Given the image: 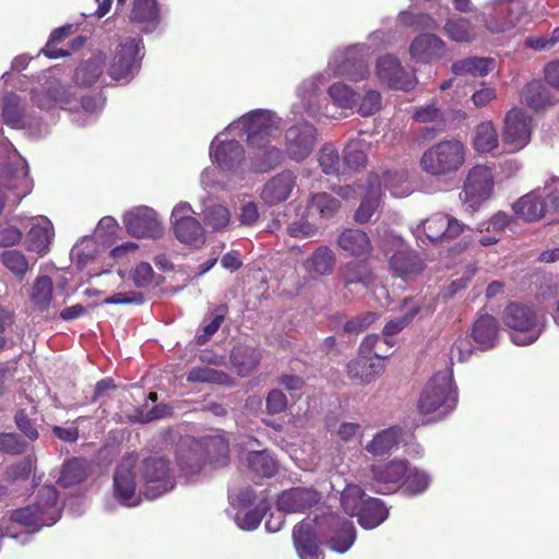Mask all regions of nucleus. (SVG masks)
Masks as SVG:
<instances>
[{"label":"nucleus","instance_id":"nucleus-62","mask_svg":"<svg viewBox=\"0 0 559 559\" xmlns=\"http://www.w3.org/2000/svg\"><path fill=\"white\" fill-rule=\"evenodd\" d=\"M399 23L402 26H413L418 31H435L439 27L436 20L431 16L411 12H402L399 16Z\"/></svg>","mask_w":559,"mask_h":559},{"label":"nucleus","instance_id":"nucleus-16","mask_svg":"<svg viewBox=\"0 0 559 559\" xmlns=\"http://www.w3.org/2000/svg\"><path fill=\"white\" fill-rule=\"evenodd\" d=\"M374 73L380 83L393 90L409 91L417 83L415 74L407 72L400 60L390 53L377 59Z\"/></svg>","mask_w":559,"mask_h":559},{"label":"nucleus","instance_id":"nucleus-25","mask_svg":"<svg viewBox=\"0 0 559 559\" xmlns=\"http://www.w3.org/2000/svg\"><path fill=\"white\" fill-rule=\"evenodd\" d=\"M320 500V495L312 488H290L284 490L277 498L278 511L283 513L304 512Z\"/></svg>","mask_w":559,"mask_h":559},{"label":"nucleus","instance_id":"nucleus-8","mask_svg":"<svg viewBox=\"0 0 559 559\" xmlns=\"http://www.w3.org/2000/svg\"><path fill=\"white\" fill-rule=\"evenodd\" d=\"M466 146L457 139L442 140L428 147L419 159L420 169L435 178L454 176L464 165Z\"/></svg>","mask_w":559,"mask_h":559},{"label":"nucleus","instance_id":"nucleus-45","mask_svg":"<svg viewBox=\"0 0 559 559\" xmlns=\"http://www.w3.org/2000/svg\"><path fill=\"white\" fill-rule=\"evenodd\" d=\"M366 133H360L357 138L350 140L344 148V163L349 168H359L366 165L367 154L371 143L367 141Z\"/></svg>","mask_w":559,"mask_h":559},{"label":"nucleus","instance_id":"nucleus-57","mask_svg":"<svg viewBox=\"0 0 559 559\" xmlns=\"http://www.w3.org/2000/svg\"><path fill=\"white\" fill-rule=\"evenodd\" d=\"M0 262L17 277H23L31 269L27 258L16 249L2 251Z\"/></svg>","mask_w":559,"mask_h":559},{"label":"nucleus","instance_id":"nucleus-24","mask_svg":"<svg viewBox=\"0 0 559 559\" xmlns=\"http://www.w3.org/2000/svg\"><path fill=\"white\" fill-rule=\"evenodd\" d=\"M296 188V175L290 170H283L264 183L261 199L267 205H276L288 200Z\"/></svg>","mask_w":559,"mask_h":559},{"label":"nucleus","instance_id":"nucleus-7","mask_svg":"<svg viewBox=\"0 0 559 559\" xmlns=\"http://www.w3.org/2000/svg\"><path fill=\"white\" fill-rule=\"evenodd\" d=\"M457 404V390L453 380V371L450 367L433 373L424 386L419 400L418 409L424 415H433L441 419L449 415Z\"/></svg>","mask_w":559,"mask_h":559},{"label":"nucleus","instance_id":"nucleus-49","mask_svg":"<svg viewBox=\"0 0 559 559\" xmlns=\"http://www.w3.org/2000/svg\"><path fill=\"white\" fill-rule=\"evenodd\" d=\"M431 483L430 475L418 467L407 464V474L403 479L402 489L405 493L416 496L425 492Z\"/></svg>","mask_w":559,"mask_h":559},{"label":"nucleus","instance_id":"nucleus-20","mask_svg":"<svg viewBox=\"0 0 559 559\" xmlns=\"http://www.w3.org/2000/svg\"><path fill=\"white\" fill-rule=\"evenodd\" d=\"M123 223L128 233L138 238H155L163 233L158 214L148 206H138L128 211L123 216Z\"/></svg>","mask_w":559,"mask_h":559},{"label":"nucleus","instance_id":"nucleus-10","mask_svg":"<svg viewBox=\"0 0 559 559\" xmlns=\"http://www.w3.org/2000/svg\"><path fill=\"white\" fill-rule=\"evenodd\" d=\"M502 319L511 341L518 346L533 344L545 329L544 317L527 305L510 304L506 307Z\"/></svg>","mask_w":559,"mask_h":559},{"label":"nucleus","instance_id":"nucleus-33","mask_svg":"<svg viewBox=\"0 0 559 559\" xmlns=\"http://www.w3.org/2000/svg\"><path fill=\"white\" fill-rule=\"evenodd\" d=\"M384 371V365L380 361H372L367 355L359 354L347 365V373L352 380L368 384L379 378Z\"/></svg>","mask_w":559,"mask_h":559},{"label":"nucleus","instance_id":"nucleus-23","mask_svg":"<svg viewBox=\"0 0 559 559\" xmlns=\"http://www.w3.org/2000/svg\"><path fill=\"white\" fill-rule=\"evenodd\" d=\"M550 187L546 185L543 189H536L520 198L514 204L513 210L518 216L527 222L540 219L548 205L557 210L554 202V194L549 193Z\"/></svg>","mask_w":559,"mask_h":559},{"label":"nucleus","instance_id":"nucleus-41","mask_svg":"<svg viewBox=\"0 0 559 559\" xmlns=\"http://www.w3.org/2000/svg\"><path fill=\"white\" fill-rule=\"evenodd\" d=\"M261 359L260 352L249 345H237L230 355V362L238 374L248 376L251 373Z\"/></svg>","mask_w":559,"mask_h":559},{"label":"nucleus","instance_id":"nucleus-46","mask_svg":"<svg viewBox=\"0 0 559 559\" xmlns=\"http://www.w3.org/2000/svg\"><path fill=\"white\" fill-rule=\"evenodd\" d=\"M103 67V53H94L88 60H85L76 68L74 73L75 83L82 86L93 85L102 75Z\"/></svg>","mask_w":559,"mask_h":559},{"label":"nucleus","instance_id":"nucleus-29","mask_svg":"<svg viewBox=\"0 0 559 559\" xmlns=\"http://www.w3.org/2000/svg\"><path fill=\"white\" fill-rule=\"evenodd\" d=\"M53 235L52 223L46 216L33 217L26 236L27 249L38 254L47 253Z\"/></svg>","mask_w":559,"mask_h":559},{"label":"nucleus","instance_id":"nucleus-2","mask_svg":"<svg viewBox=\"0 0 559 559\" xmlns=\"http://www.w3.org/2000/svg\"><path fill=\"white\" fill-rule=\"evenodd\" d=\"M284 122L277 112L270 109L251 110L228 126L229 131L241 130L252 151L250 169L267 173L284 160V153L273 145L282 133Z\"/></svg>","mask_w":559,"mask_h":559},{"label":"nucleus","instance_id":"nucleus-37","mask_svg":"<svg viewBox=\"0 0 559 559\" xmlns=\"http://www.w3.org/2000/svg\"><path fill=\"white\" fill-rule=\"evenodd\" d=\"M340 207L337 198L328 192H318L310 197L307 211L310 217L326 221L333 218Z\"/></svg>","mask_w":559,"mask_h":559},{"label":"nucleus","instance_id":"nucleus-50","mask_svg":"<svg viewBox=\"0 0 559 559\" xmlns=\"http://www.w3.org/2000/svg\"><path fill=\"white\" fill-rule=\"evenodd\" d=\"M444 31L448 37L456 43H468L476 38V27L471 21L457 17L450 19L444 24Z\"/></svg>","mask_w":559,"mask_h":559},{"label":"nucleus","instance_id":"nucleus-47","mask_svg":"<svg viewBox=\"0 0 559 559\" xmlns=\"http://www.w3.org/2000/svg\"><path fill=\"white\" fill-rule=\"evenodd\" d=\"M402 310L404 311L403 318L391 320L383 329V336L390 338L401 332L418 313L421 311L429 314L433 311L431 307L421 309L418 302L414 299H406L403 304Z\"/></svg>","mask_w":559,"mask_h":559},{"label":"nucleus","instance_id":"nucleus-5","mask_svg":"<svg viewBox=\"0 0 559 559\" xmlns=\"http://www.w3.org/2000/svg\"><path fill=\"white\" fill-rule=\"evenodd\" d=\"M61 514V507L58 503V492L52 486L41 487L35 498V501L24 508L13 511L8 520L2 518L0 524V539L4 535L13 538L21 537L25 544L29 535L15 533V526L21 525L25 528H32V532L38 531L43 526L53 525Z\"/></svg>","mask_w":559,"mask_h":559},{"label":"nucleus","instance_id":"nucleus-42","mask_svg":"<svg viewBox=\"0 0 559 559\" xmlns=\"http://www.w3.org/2000/svg\"><path fill=\"white\" fill-rule=\"evenodd\" d=\"M3 122L13 128L22 129L25 126V106L14 93H8L3 97L2 112Z\"/></svg>","mask_w":559,"mask_h":559},{"label":"nucleus","instance_id":"nucleus-11","mask_svg":"<svg viewBox=\"0 0 559 559\" xmlns=\"http://www.w3.org/2000/svg\"><path fill=\"white\" fill-rule=\"evenodd\" d=\"M112 496L123 507H136L141 503L143 483L138 466V457L128 454L117 465L112 476Z\"/></svg>","mask_w":559,"mask_h":559},{"label":"nucleus","instance_id":"nucleus-56","mask_svg":"<svg viewBox=\"0 0 559 559\" xmlns=\"http://www.w3.org/2000/svg\"><path fill=\"white\" fill-rule=\"evenodd\" d=\"M187 380L192 383H217L227 384L229 383V377L223 371H218L207 366L192 368Z\"/></svg>","mask_w":559,"mask_h":559},{"label":"nucleus","instance_id":"nucleus-12","mask_svg":"<svg viewBox=\"0 0 559 559\" xmlns=\"http://www.w3.org/2000/svg\"><path fill=\"white\" fill-rule=\"evenodd\" d=\"M144 56L142 39L128 37L121 40L114 50L109 64V76L123 84L129 83L139 73Z\"/></svg>","mask_w":559,"mask_h":559},{"label":"nucleus","instance_id":"nucleus-31","mask_svg":"<svg viewBox=\"0 0 559 559\" xmlns=\"http://www.w3.org/2000/svg\"><path fill=\"white\" fill-rule=\"evenodd\" d=\"M337 246L354 258H368L372 252L369 236L357 228H348L342 231L337 238Z\"/></svg>","mask_w":559,"mask_h":559},{"label":"nucleus","instance_id":"nucleus-4","mask_svg":"<svg viewBox=\"0 0 559 559\" xmlns=\"http://www.w3.org/2000/svg\"><path fill=\"white\" fill-rule=\"evenodd\" d=\"M177 463L189 478L224 467L229 463V444L221 435L185 438L178 444Z\"/></svg>","mask_w":559,"mask_h":559},{"label":"nucleus","instance_id":"nucleus-32","mask_svg":"<svg viewBox=\"0 0 559 559\" xmlns=\"http://www.w3.org/2000/svg\"><path fill=\"white\" fill-rule=\"evenodd\" d=\"M394 242L399 246V249L390 258L392 272L402 278L419 273L423 269V262L417 254L406 249L400 239H394Z\"/></svg>","mask_w":559,"mask_h":559},{"label":"nucleus","instance_id":"nucleus-61","mask_svg":"<svg viewBox=\"0 0 559 559\" xmlns=\"http://www.w3.org/2000/svg\"><path fill=\"white\" fill-rule=\"evenodd\" d=\"M382 106V96L380 92L373 88L365 91L364 95L357 96L356 110L362 117H368L377 114Z\"/></svg>","mask_w":559,"mask_h":559},{"label":"nucleus","instance_id":"nucleus-55","mask_svg":"<svg viewBox=\"0 0 559 559\" xmlns=\"http://www.w3.org/2000/svg\"><path fill=\"white\" fill-rule=\"evenodd\" d=\"M53 284L50 277L39 276L33 286L31 299L37 309L44 311L52 300Z\"/></svg>","mask_w":559,"mask_h":559},{"label":"nucleus","instance_id":"nucleus-19","mask_svg":"<svg viewBox=\"0 0 559 559\" xmlns=\"http://www.w3.org/2000/svg\"><path fill=\"white\" fill-rule=\"evenodd\" d=\"M407 474V461L394 459L385 463L371 466L372 489L378 493L394 492L402 488L403 479Z\"/></svg>","mask_w":559,"mask_h":559},{"label":"nucleus","instance_id":"nucleus-3","mask_svg":"<svg viewBox=\"0 0 559 559\" xmlns=\"http://www.w3.org/2000/svg\"><path fill=\"white\" fill-rule=\"evenodd\" d=\"M228 134L243 135L241 130L219 132L210 145V156L219 169L205 168L200 178L201 186L209 193H218L231 188L230 181L243 178L247 159L242 144Z\"/></svg>","mask_w":559,"mask_h":559},{"label":"nucleus","instance_id":"nucleus-36","mask_svg":"<svg viewBox=\"0 0 559 559\" xmlns=\"http://www.w3.org/2000/svg\"><path fill=\"white\" fill-rule=\"evenodd\" d=\"M402 429L393 426L377 432L366 444L365 450L372 456L390 454L399 444Z\"/></svg>","mask_w":559,"mask_h":559},{"label":"nucleus","instance_id":"nucleus-22","mask_svg":"<svg viewBox=\"0 0 559 559\" xmlns=\"http://www.w3.org/2000/svg\"><path fill=\"white\" fill-rule=\"evenodd\" d=\"M321 533V523H318V520L302 521L294 527V546L300 559H324L318 544V535Z\"/></svg>","mask_w":559,"mask_h":559},{"label":"nucleus","instance_id":"nucleus-30","mask_svg":"<svg viewBox=\"0 0 559 559\" xmlns=\"http://www.w3.org/2000/svg\"><path fill=\"white\" fill-rule=\"evenodd\" d=\"M500 330L498 320L489 314H480L474 322L472 337L480 350H488L497 346Z\"/></svg>","mask_w":559,"mask_h":559},{"label":"nucleus","instance_id":"nucleus-21","mask_svg":"<svg viewBox=\"0 0 559 559\" xmlns=\"http://www.w3.org/2000/svg\"><path fill=\"white\" fill-rule=\"evenodd\" d=\"M318 523L321 530L324 525L330 528V536L326 538L329 548L338 554H345L356 540V530L353 522L330 513L324 515Z\"/></svg>","mask_w":559,"mask_h":559},{"label":"nucleus","instance_id":"nucleus-38","mask_svg":"<svg viewBox=\"0 0 559 559\" xmlns=\"http://www.w3.org/2000/svg\"><path fill=\"white\" fill-rule=\"evenodd\" d=\"M495 67V60L486 57H469L453 62L451 71L456 76L471 75L483 78L488 75Z\"/></svg>","mask_w":559,"mask_h":559},{"label":"nucleus","instance_id":"nucleus-59","mask_svg":"<svg viewBox=\"0 0 559 559\" xmlns=\"http://www.w3.org/2000/svg\"><path fill=\"white\" fill-rule=\"evenodd\" d=\"M382 346L391 347L393 342L384 336L381 338L378 335H368L364 338L359 354L367 355L370 358L385 359L389 357L386 350H382Z\"/></svg>","mask_w":559,"mask_h":559},{"label":"nucleus","instance_id":"nucleus-63","mask_svg":"<svg viewBox=\"0 0 559 559\" xmlns=\"http://www.w3.org/2000/svg\"><path fill=\"white\" fill-rule=\"evenodd\" d=\"M523 98L525 104L535 110L550 104L545 90L538 83L528 84L523 92Z\"/></svg>","mask_w":559,"mask_h":559},{"label":"nucleus","instance_id":"nucleus-1","mask_svg":"<svg viewBox=\"0 0 559 559\" xmlns=\"http://www.w3.org/2000/svg\"><path fill=\"white\" fill-rule=\"evenodd\" d=\"M330 81L324 73H314L302 80L296 87L297 100L290 107L294 118L305 115L318 120H340L347 117V111L357 105L358 93L344 82H334L322 91Z\"/></svg>","mask_w":559,"mask_h":559},{"label":"nucleus","instance_id":"nucleus-39","mask_svg":"<svg viewBox=\"0 0 559 559\" xmlns=\"http://www.w3.org/2000/svg\"><path fill=\"white\" fill-rule=\"evenodd\" d=\"M522 13V5L520 2H512L506 10H499L491 17L484 19L486 27L491 33H502L514 28Z\"/></svg>","mask_w":559,"mask_h":559},{"label":"nucleus","instance_id":"nucleus-52","mask_svg":"<svg viewBox=\"0 0 559 559\" xmlns=\"http://www.w3.org/2000/svg\"><path fill=\"white\" fill-rule=\"evenodd\" d=\"M340 274L345 285L361 284L368 287L372 282L371 272L365 262H348L342 266Z\"/></svg>","mask_w":559,"mask_h":559},{"label":"nucleus","instance_id":"nucleus-26","mask_svg":"<svg viewBox=\"0 0 559 559\" xmlns=\"http://www.w3.org/2000/svg\"><path fill=\"white\" fill-rule=\"evenodd\" d=\"M444 53V41L433 34H421L409 46V55L415 62L428 63L442 58Z\"/></svg>","mask_w":559,"mask_h":559},{"label":"nucleus","instance_id":"nucleus-53","mask_svg":"<svg viewBox=\"0 0 559 559\" xmlns=\"http://www.w3.org/2000/svg\"><path fill=\"white\" fill-rule=\"evenodd\" d=\"M269 509L266 500H261L252 510H239L234 515L236 525L242 531H254L259 527L263 515Z\"/></svg>","mask_w":559,"mask_h":559},{"label":"nucleus","instance_id":"nucleus-35","mask_svg":"<svg viewBox=\"0 0 559 559\" xmlns=\"http://www.w3.org/2000/svg\"><path fill=\"white\" fill-rule=\"evenodd\" d=\"M471 144L479 154H487L499 146V133L490 120H484L477 123L471 135Z\"/></svg>","mask_w":559,"mask_h":559},{"label":"nucleus","instance_id":"nucleus-14","mask_svg":"<svg viewBox=\"0 0 559 559\" xmlns=\"http://www.w3.org/2000/svg\"><path fill=\"white\" fill-rule=\"evenodd\" d=\"M493 186L495 181L491 168L486 165H476L467 173L463 190L460 193V199L474 211L491 197Z\"/></svg>","mask_w":559,"mask_h":559},{"label":"nucleus","instance_id":"nucleus-13","mask_svg":"<svg viewBox=\"0 0 559 559\" xmlns=\"http://www.w3.org/2000/svg\"><path fill=\"white\" fill-rule=\"evenodd\" d=\"M146 499H156L171 491L176 481L170 462L163 456H150L138 464Z\"/></svg>","mask_w":559,"mask_h":559},{"label":"nucleus","instance_id":"nucleus-40","mask_svg":"<svg viewBox=\"0 0 559 559\" xmlns=\"http://www.w3.org/2000/svg\"><path fill=\"white\" fill-rule=\"evenodd\" d=\"M356 515L364 528L371 530L385 521L389 510L380 499L367 498Z\"/></svg>","mask_w":559,"mask_h":559},{"label":"nucleus","instance_id":"nucleus-6","mask_svg":"<svg viewBox=\"0 0 559 559\" xmlns=\"http://www.w3.org/2000/svg\"><path fill=\"white\" fill-rule=\"evenodd\" d=\"M33 103L41 109L60 107L70 112L73 123L85 127L93 123L102 108L103 102L95 96H78L72 87L51 83L47 88L32 92Z\"/></svg>","mask_w":559,"mask_h":559},{"label":"nucleus","instance_id":"nucleus-34","mask_svg":"<svg viewBox=\"0 0 559 559\" xmlns=\"http://www.w3.org/2000/svg\"><path fill=\"white\" fill-rule=\"evenodd\" d=\"M335 263L334 251L328 246H320L302 262V269L312 276H326L333 273Z\"/></svg>","mask_w":559,"mask_h":559},{"label":"nucleus","instance_id":"nucleus-28","mask_svg":"<svg viewBox=\"0 0 559 559\" xmlns=\"http://www.w3.org/2000/svg\"><path fill=\"white\" fill-rule=\"evenodd\" d=\"M130 22L145 33L154 32L160 23L159 8L156 0H132L129 12Z\"/></svg>","mask_w":559,"mask_h":559},{"label":"nucleus","instance_id":"nucleus-27","mask_svg":"<svg viewBox=\"0 0 559 559\" xmlns=\"http://www.w3.org/2000/svg\"><path fill=\"white\" fill-rule=\"evenodd\" d=\"M362 197L361 203L355 213V221L367 223L380 205L382 198L381 179L377 175H369L364 187H359Z\"/></svg>","mask_w":559,"mask_h":559},{"label":"nucleus","instance_id":"nucleus-9","mask_svg":"<svg viewBox=\"0 0 559 559\" xmlns=\"http://www.w3.org/2000/svg\"><path fill=\"white\" fill-rule=\"evenodd\" d=\"M370 55V47L366 44H355L336 49L330 57L326 68L321 73L329 80L346 79L358 83L369 76V67L366 59Z\"/></svg>","mask_w":559,"mask_h":559},{"label":"nucleus","instance_id":"nucleus-51","mask_svg":"<svg viewBox=\"0 0 559 559\" xmlns=\"http://www.w3.org/2000/svg\"><path fill=\"white\" fill-rule=\"evenodd\" d=\"M88 464L83 459L68 461L61 471L59 483L63 487L74 486L82 483L88 474Z\"/></svg>","mask_w":559,"mask_h":559},{"label":"nucleus","instance_id":"nucleus-17","mask_svg":"<svg viewBox=\"0 0 559 559\" xmlns=\"http://www.w3.org/2000/svg\"><path fill=\"white\" fill-rule=\"evenodd\" d=\"M532 134V118L523 109H510L503 119L502 141L512 151L525 147Z\"/></svg>","mask_w":559,"mask_h":559},{"label":"nucleus","instance_id":"nucleus-48","mask_svg":"<svg viewBox=\"0 0 559 559\" xmlns=\"http://www.w3.org/2000/svg\"><path fill=\"white\" fill-rule=\"evenodd\" d=\"M381 179V190H389L394 198H404L412 192V188L404 174L397 171H382L381 174L373 173Z\"/></svg>","mask_w":559,"mask_h":559},{"label":"nucleus","instance_id":"nucleus-15","mask_svg":"<svg viewBox=\"0 0 559 559\" xmlns=\"http://www.w3.org/2000/svg\"><path fill=\"white\" fill-rule=\"evenodd\" d=\"M464 229L465 225L459 219L444 213H435L417 225L414 235L423 242L424 238L435 242L456 238Z\"/></svg>","mask_w":559,"mask_h":559},{"label":"nucleus","instance_id":"nucleus-44","mask_svg":"<svg viewBox=\"0 0 559 559\" xmlns=\"http://www.w3.org/2000/svg\"><path fill=\"white\" fill-rule=\"evenodd\" d=\"M173 229L176 238L189 247L199 248L205 242L203 227L195 217L177 223Z\"/></svg>","mask_w":559,"mask_h":559},{"label":"nucleus","instance_id":"nucleus-60","mask_svg":"<svg viewBox=\"0 0 559 559\" xmlns=\"http://www.w3.org/2000/svg\"><path fill=\"white\" fill-rule=\"evenodd\" d=\"M318 162L325 175H337L341 168V159L333 144H324L318 154Z\"/></svg>","mask_w":559,"mask_h":559},{"label":"nucleus","instance_id":"nucleus-18","mask_svg":"<svg viewBox=\"0 0 559 559\" xmlns=\"http://www.w3.org/2000/svg\"><path fill=\"white\" fill-rule=\"evenodd\" d=\"M316 139L317 130L311 123L302 121L292 126L285 131L286 155L298 163L305 160L312 153Z\"/></svg>","mask_w":559,"mask_h":559},{"label":"nucleus","instance_id":"nucleus-54","mask_svg":"<svg viewBox=\"0 0 559 559\" xmlns=\"http://www.w3.org/2000/svg\"><path fill=\"white\" fill-rule=\"evenodd\" d=\"M203 222L214 231L223 230L230 223V212L222 204L207 205L203 210Z\"/></svg>","mask_w":559,"mask_h":559},{"label":"nucleus","instance_id":"nucleus-43","mask_svg":"<svg viewBox=\"0 0 559 559\" xmlns=\"http://www.w3.org/2000/svg\"><path fill=\"white\" fill-rule=\"evenodd\" d=\"M248 468L261 477H272L278 469V463L273 454L266 450L251 451L246 457Z\"/></svg>","mask_w":559,"mask_h":559},{"label":"nucleus","instance_id":"nucleus-58","mask_svg":"<svg viewBox=\"0 0 559 559\" xmlns=\"http://www.w3.org/2000/svg\"><path fill=\"white\" fill-rule=\"evenodd\" d=\"M362 489L357 485H348L342 492L341 503L349 515H356L366 501Z\"/></svg>","mask_w":559,"mask_h":559},{"label":"nucleus","instance_id":"nucleus-64","mask_svg":"<svg viewBox=\"0 0 559 559\" xmlns=\"http://www.w3.org/2000/svg\"><path fill=\"white\" fill-rule=\"evenodd\" d=\"M511 223V217L503 212H498L495 215L491 216V218L480 224L479 231L480 233H492L499 238H501L504 230L509 227Z\"/></svg>","mask_w":559,"mask_h":559}]
</instances>
